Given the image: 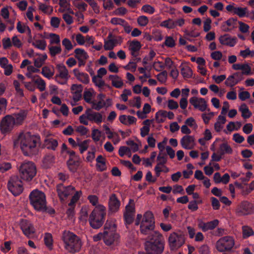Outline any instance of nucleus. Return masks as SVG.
<instances>
[{
	"mask_svg": "<svg viewBox=\"0 0 254 254\" xmlns=\"http://www.w3.org/2000/svg\"><path fill=\"white\" fill-rule=\"evenodd\" d=\"M12 142L14 148L19 147L24 155L31 156L38 152L41 139L39 136L29 132L21 131L16 134Z\"/></svg>",
	"mask_w": 254,
	"mask_h": 254,
	"instance_id": "obj_1",
	"label": "nucleus"
},
{
	"mask_svg": "<svg viewBox=\"0 0 254 254\" xmlns=\"http://www.w3.org/2000/svg\"><path fill=\"white\" fill-rule=\"evenodd\" d=\"M145 252L138 254H161L164 249V239L162 234L154 231L149 235L144 244Z\"/></svg>",
	"mask_w": 254,
	"mask_h": 254,
	"instance_id": "obj_2",
	"label": "nucleus"
},
{
	"mask_svg": "<svg viewBox=\"0 0 254 254\" xmlns=\"http://www.w3.org/2000/svg\"><path fill=\"white\" fill-rule=\"evenodd\" d=\"M62 239L65 249L72 254L78 253L81 250L82 243L80 238L69 231L63 232Z\"/></svg>",
	"mask_w": 254,
	"mask_h": 254,
	"instance_id": "obj_3",
	"label": "nucleus"
},
{
	"mask_svg": "<svg viewBox=\"0 0 254 254\" xmlns=\"http://www.w3.org/2000/svg\"><path fill=\"white\" fill-rule=\"evenodd\" d=\"M105 120V116L103 113L94 111L89 108L79 117V122L85 126L88 125L89 122L99 125L101 124Z\"/></svg>",
	"mask_w": 254,
	"mask_h": 254,
	"instance_id": "obj_4",
	"label": "nucleus"
},
{
	"mask_svg": "<svg viewBox=\"0 0 254 254\" xmlns=\"http://www.w3.org/2000/svg\"><path fill=\"white\" fill-rule=\"evenodd\" d=\"M21 179L27 182L31 181L37 173L36 167L31 161H24L17 167Z\"/></svg>",
	"mask_w": 254,
	"mask_h": 254,
	"instance_id": "obj_5",
	"label": "nucleus"
},
{
	"mask_svg": "<svg viewBox=\"0 0 254 254\" xmlns=\"http://www.w3.org/2000/svg\"><path fill=\"white\" fill-rule=\"evenodd\" d=\"M30 204L37 211L46 210V199L45 193L39 190H33L29 195Z\"/></svg>",
	"mask_w": 254,
	"mask_h": 254,
	"instance_id": "obj_6",
	"label": "nucleus"
},
{
	"mask_svg": "<svg viewBox=\"0 0 254 254\" xmlns=\"http://www.w3.org/2000/svg\"><path fill=\"white\" fill-rule=\"evenodd\" d=\"M117 225L116 223H105L104 243L107 246L117 243L119 239V235L116 232Z\"/></svg>",
	"mask_w": 254,
	"mask_h": 254,
	"instance_id": "obj_7",
	"label": "nucleus"
},
{
	"mask_svg": "<svg viewBox=\"0 0 254 254\" xmlns=\"http://www.w3.org/2000/svg\"><path fill=\"white\" fill-rule=\"evenodd\" d=\"M186 238L182 232H173L168 238V243L170 250L176 251L185 244Z\"/></svg>",
	"mask_w": 254,
	"mask_h": 254,
	"instance_id": "obj_8",
	"label": "nucleus"
},
{
	"mask_svg": "<svg viewBox=\"0 0 254 254\" xmlns=\"http://www.w3.org/2000/svg\"><path fill=\"white\" fill-rule=\"evenodd\" d=\"M13 118L10 115L3 117L0 122V131L4 135L10 133L16 127L14 124Z\"/></svg>",
	"mask_w": 254,
	"mask_h": 254,
	"instance_id": "obj_9",
	"label": "nucleus"
},
{
	"mask_svg": "<svg viewBox=\"0 0 254 254\" xmlns=\"http://www.w3.org/2000/svg\"><path fill=\"white\" fill-rule=\"evenodd\" d=\"M9 190L14 195H18L23 191V184L18 177H11L7 184Z\"/></svg>",
	"mask_w": 254,
	"mask_h": 254,
	"instance_id": "obj_10",
	"label": "nucleus"
},
{
	"mask_svg": "<svg viewBox=\"0 0 254 254\" xmlns=\"http://www.w3.org/2000/svg\"><path fill=\"white\" fill-rule=\"evenodd\" d=\"M235 244L233 238L231 236H225L216 242V247L221 252L231 250Z\"/></svg>",
	"mask_w": 254,
	"mask_h": 254,
	"instance_id": "obj_11",
	"label": "nucleus"
},
{
	"mask_svg": "<svg viewBox=\"0 0 254 254\" xmlns=\"http://www.w3.org/2000/svg\"><path fill=\"white\" fill-rule=\"evenodd\" d=\"M58 73L55 76V80L61 84H65L69 78L68 71L66 66L62 64L57 65Z\"/></svg>",
	"mask_w": 254,
	"mask_h": 254,
	"instance_id": "obj_12",
	"label": "nucleus"
},
{
	"mask_svg": "<svg viewBox=\"0 0 254 254\" xmlns=\"http://www.w3.org/2000/svg\"><path fill=\"white\" fill-rule=\"evenodd\" d=\"M106 215V207L101 204L96 206L89 217L91 221L95 222H102L105 221Z\"/></svg>",
	"mask_w": 254,
	"mask_h": 254,
	"instance_id": "obj_13",
	"label": "nucleus"
},
{
	"mask_svg": "<svg viewBox=\"0 0 254 254\" xmlns=\"http://www.w3.org/2000/svg\"><path fill=\"white\" fill-rule=\"evenodd\" d=\"M189 101L194 109L198 110L201 112L210 111L209 109L208 108L206 101L203 98L193 96L190 99Z\"/></svg>",
	"mask_w": 254,
	"mask_h": 254,
	"instance_id": "obj_14",
	"label": "nucleus"
},
{
	"mask_svg": "<svg viewBox=\"0 0 254 254\" xmlns=\"http://www.w3.org/2000/svg\"><path fill=\"white\" fill-rule=\"evenodd\" d=\"M135 212V203L133 199H130L125 207L124 217L126 222H131Z\"/></svg>",
	"mask_w": 254,
	"mask_h": 254,
	"instance_id": "obj_15",
	"label": "nucleus"
},
{
	"mask_svg": "<svg viewBox=\"0 0 254 254\" xmlns=\"http://www.w3.org/2000/svg\"><path fill=\"white\" fill-rule=\"evenodd\" d=\"M57 190L60 199L64 201L69 195L74 192L75 188L71 186L65 187L62 184H59L57 187Z\"/></svg>",
	"mask_w": 254,
	"mask_h": 254,
	"instance_id": "obj_16",
	"label": "nucleus"
},
{
	"mask_svg": "<svg viewBox=\"0 0 254 254\" xmlns=\"http://www.w3.org/2000/svg\"><path fill=\"white\" fill-rule=\"evenodd\" d=\"M185 23V20L183 18L177 19L169 18L162 21L160 26L168 29H175L177 26L182 27Z\"/></svg>",
	"mask_w": 254,
	"mask_h": 254,
	"instance_id": "obj_17",
	"label": "nucleus"
},
{
	"mask_svg": "<svg viewBox=\"0 0 254 254\" xmlns=\"http://www.w3.org/2000/svg\"><path fill=\"white\" fill-rule=\"evenodd\" d=\"M226 9L228 12L233 14H236L240 17H245L248 13L247 7H239L234 3L227 5Z\"/></svg>",
	"mask_w": 254,
	"mask_h": 254,
	"instance_id": "obj_18",
	"label": "nucleus"
},
{
	"mask_svg": "<svg viewBox=\"0 0 254 254\" xmlns=\"http://www.w3.org/2000/svg\"><path fill=\"white\" fill-rule=\"evenodd\" d=\"M244 79L243 73L240 72L234 73L229 75L225 81V85L227 87H233Z\"/></svg>",
	"mask_w": 254,
	"mask_h": 254,
	"instance_id": "obj_19",
	"label": "nucleus"
},
{
	"mask_svg": "<svg viewBox=\"0 0 254 254\" xmlns=\"http://www.w3.org/2000/svg\"><path fill=\"white\" fill-rule=\"evenodd\" d=\"M180 143L183 148L192 149L195 146V138L192 135H185L181 139Z\"/></svg>",
	"mask_w": 254,
	"mask_h": 254,
	"instance_id": "obj_20",
	"label": "nucleus"
},
{
	"mask_svg": "<svg viewBox=\"0 0 254 254\" xmlns=\"http://www.w3.org/2000/svg\"><path fill=\"white\" fill-rule=\"evenodd\" d=\"M219 41L222 45L233 47L237 44L238 39L236 37L231 36L228 34H225L219 37Z\"/></svg>",
	"mask_w": 254,
	"mask_h": 254,
	"instance_id": "obj_21",
	"label": "nucleus"
},
{
	"mask_svg": "<svg viewBox=\"0 0 254 254\" xmlns=\"http://www.w3.org/2000/svg\"><path fill=\"white\" fill-rule=\"evenodd\" d=\"M28 112L26 110H22L18 112L10 115L13 118L16 126L22 125L27 117Z\"/></svg>",
	"mask_w": 254,
	"mask_h": 254,
	"instance_id": "obj_22",
	"label": "nucleus"
},
{
	"mask_svg": "<svg viewBox=\"0 0 254 254\" xmlns=\"http://www.w3.org/2000/svg\"><path fill=\"white\" fill-rule=\"evenodd\" d=\"M0 66L4 70V74L6 76L11 74L13 70V65L9 63L5 57L0 58Z\"/></svg>",
	"mask_w": 254,
	"mask_h": 254,
	"instance_id": "obj_23",
	"label": "nucleus"
},
{
	"mask_svg": "<svg viewBox=\"0 0 254 254\" xmlns=\"http://www.w3.org/2000/svg\"><path fill=\"white\" fill-rule=\"evenodd\" d=\"M252 211V204L248 201L242 202L237 209V213L239 215L250 214Z\"/></svg>",
	"mask_w": 254,
	"mask_h": 254,
	"instance_id": "obj_24",
	"label": "nucleus"
},
{
	"mask_svg": "<svg viewBox=\"0 0 254 254\" xmlns=\"http://www.w3.org/2000/svg\"><path fill=\"white\" fill-rule=\"evenodd\" d=\"M20 227L23 234L28 238H30L35 233V228L32 223H20Z\"/></svg>",
	"mask_w": 254,
	"mask_h": 254,
	"instance_id": "obj_25",
	"label": "nucleus"
},
{
	"mask_svg": "<svg viewBox=\"0 0 254 254\" xmlns=\"http://www.w3.org/2000/svg\"><path fill=\"white\" fill-rule=\"evenodd\" d=\"M71 93L72 94V99L74 102L71 105L74 106L75 103L78 101L81 97L82 86L78 84H73L71 87Z\"/></svg>",
	"mask_w": 254,
	"mask_h": 254,
	"instance_id": "obj_26",
	"label": "nucleus"
},
{
	"mask_svg": "<svg viewBox=\"0 0 254 254\" xmlns=\"http://www.w3.org/2000/svg\"><path fill=\"white\" fill-rule=\"evenodd\" d=\"M120 206V201L115 194L110 196L109 201V207L110 211L116 212L118 211Z\"/></svg>",
	"mask_w": 254,
	"mask_h": 254,
	"instance_id": "obj_27",
	"label": "nucleus"
},
{
	"mask_svg": "<svg viewBox=\"0 0 254 254\" xmlns=\"http://www.w3.org/2000/svg\"><path fill=\"white\" fill-rule=\"evenodd\" d=\"M74 76L79 81L84 84H87L90 81L89 76L86 73L80 71L78 69L75 68L73 70Z\"/></svg>",
	"mask_w": 254,
	"mask_h": 254,
	"instance_id": "obj_28",
	"label": "nucleus"
},
{
	"mask_svg": "<svg viewBox=\"0 0 254 254\" xmlns=\"http://www.w3.org/2000/svg\"><path fill=\"white\" fill-rule=\"evenodd\" d=\"M237 27V19L231 18L223 22L221 26L222 30L224 32H229Z\"/></svg>",
	"mask_w": 254,
	"mask_h": 254,
	"instance_id": "obj_29",
	"label": "nucleus"
},
{
	"mask_svg": "<svg viewBox=\"0 0 254 254\" xmlns=\"http://www.w3.org/2000/svg\"><path fill=\"white\" fill-rule=\"evenodd\" d=\"M155 223H135L136 225L140 224V230L142 234L144 235H151L154 231L155 228Z\"/></svg>",
	"mask_w": 254,
	"mask_h": 254,
	"instance_id": "obj_30",
	"label": "nucleus"
},
{
	"mask_svg": "<svg viewBox=\"0 0 254 254\" xmlns=\"http://www.w3.org/2000/svg\"><path fill=\"white\" fill-rule=\"evenodd\" d=\"M67 164L69 170L72 172H75L79 167L80 161L77 156H74L69 158Z\"/></svg>",
	"mask_w": 254,
	"mask_h": 254,
	"instance_id": "obj_31",
	"label": "nucleus"
},
{
	"mask_svg": "<svg viewBox=\"0 0 254 254\" xmlns=\"http://www.w3.org/2000/svg\"><path fill=\"white\" fill-rule=\"evenodd\" d=\"M55 72V68L51 65L44 66L42 67L41 72L42 75L48 79L53 78Z\"/></svg>",
	"mask_w": 254,
	"mask_h": 254,
	"instance_id": "obj_32",
	"label": "nucleus"
},
{
	"mask_svg": "<svg viewBox=\"0 0 254 254\" xmlns=\"http://www.w3.org/2000/svg\"><path fill=\"white\" fill-rule=\"evenodd\" d=\"M141 47V44L137 41H132L129 43L128 49L133 57L138 55V52Z\"/></svg>",
	"mask_w": 254,
	"mask_h": 254,
	"instance_id": "obj_33",
	"label": "nucleus"
},
{
	"mask_svg": "<svg viewBox=\"0 0 254 254\" xmlns=\"http://www.w3.org/2000/svg\"><path fill=\"white\" fill-rule=\"evenodd\" d=\"M37 57L33 59V64L34 65L38 68L41 67L45 63L46 61L48 59L46 54H36Z\"/></svg>",
	"mask_w": 254,
	"mask_h": 254,
	"instance_id": "obj_34",
	"label": "nucleus"
},
{
	"mask_svg": "<svg viewBox=\"0 0 254 254\" xmlns=\"http://www.w3.org/2000/svg\"><path fill=\"white\" fill-rule=\"evenodd\" d=\"M119 120L122 124L127 126L135 124L137 121L135 117L125 115H121L119 118Z\"/></svg>",
	"mask_w": 254,
	"mask_h": 254,
	"instance_id": "obj_35",
	"label": "nucleus"
},
{
	"mask_svg": "<svg viewBox=\"0 0 254 254\" xmlns=\"http://www.w3.org/2000/svg\"><path fill=\"white\" fill-rule=\"evenodd\" d=\"M32 79L40 91H44L46 89V83L40 76L35 75Z\"/></svg>",
	"mask_w": 254,
	"mask_h": 254,
	"instance_id": "obj_36",
	"label": "nucleus"
},
{
	"mask_svg": "<svg viewBox=\"0 0 254 254\" xmlns=\"http://www.w3.org/2000/svg\"><path fill=\"white\" fill-rule=\"evenodd\" d=\"M220 141L221 140L220 139H216L211 145L210 149L214 152L211 156L212 161H219L222 158V155H221L218 151L216 152L215 149V147L217 146V142Z\"/></svg>",
	"mask_w": 254,
	"mask_h": 254,
	"instance_id": "obj_37",
	"label": "nucleus"
},
{
	"mask_svg": "<svg viewBox=\"0 0 254 254\" xmlns=\"http://www.w3.org/2000/svg\"><path fill=\"white\" fill-rule=\"evenodd\" d=\"M112 82V85L117 88H121L124 85V82L122 78L117 75H111L109 77Z\"/></svg>",
	"mask_w": 254,
	"mask_h": 254,
	"instance_id": "obj_38",
	"label": "nucleus"
},
{
	"mask_svg": "<svg viewBox=\"0 0 254 254\" xmlns=\"http://www.w3.org/2000/svg\"><path fill=\"white\" fill-rule=\"evenodd\" d=\"M96 166L98 171L102 172L107 169L106 159L104 157L99 155L96 158Z\"/></svg>",
	"mask_w": 254,
	"mask_h": 254,
	"instance_id": "obj_39",
	"label": "nucleus"
},
{
	"mask_svg": "<svg viewBox=\"0 0 254 254\" xmlns=\"http://www.w3.org/2000/svg\"><path fill=\"white\" fill-rule=\"evenodd\" d=\"M44 145L48 149L55 150L58 145V142L55 139L47 137L44 140Z\"/></svg>",
	"mask_w": 254,
	"mask_h": 254,
	"instance_id": "obj_40",
	"label": "nucleus"
},
{
	"mask_svg": "<svg viewBox=\"0 0 254 254\" xmlns=\"http://www.w3.org/2000/svg\"><path fill=\"white\" fill-rule=\"evenodd\" d=\"M95 92L92 88L85 90L83 93V98L85 101L88 103L91 104L92 99L95 96Z\"/></svg>",
	"mask_w": 254,
	"mask_h": 254,
	"instance_id": "obj_41",
	"label": "nucleus"
},
{
	"mask_svg": "<svg viewBox=\"0 0 254 254\" xmlns=\"http://www.w3.org/2000/svg\"><path fill=\"white\" fill-rule=\"evenodd\" d=\"M217 142V146H219L218 151L223 155L225 154H231L232 153V149L227 143H222L221 144Z\"/></svg>",
	"mask_w": 254,
	"mask_h": 254,
	"instance_id": "obj_42",
	"label": "nucleus"
},
{
	"mask_svg": "<svg viewBox=\"0 0 254 254\" xmlns=\"http://www.w3.org/2000/svg\"><path fill=\"white\" fill-rule=\"evenodd\" d=\"M48 49L49 50V53L52 57L60 54L62 51L61 45H57L56 46L49 45Z\"/></svg>",
	"mask_w": 254,
	"mask_h": 254,
	"instance_id": "obj_43",
	"label": "nucleus"
},
{
	"mask_svg": "<svg viewBox=\"0 0 254 254\" xmlns=\"http://www.w3.org/2000/svg\"><path fill=\"white\" fill-rule=\"evenodd\" d=\"M67 13H63V18L67 24L70 25L73 22V18L70 14H74V12L70 7L67 8Z\"/></svg>",
	"mask_w": 254,
	"mask_h": 254,
	"instance_id": "obj_44",
	"label": "nucleus"
},
{
	"mask_svg": "<svg viewBox=\"0 0 254 254\" xmlns=\"http://www.w3.org/2000/svg\"><path fill=\"white\" fill-rule=\"evenodd\" d=\"M75 57L78 60H86L88 56L87 53L82 49L77 48L74 50Z\"/></svg>",
	"mask_w": 254,
	"mask_h": 254,
	"instance_id": "obj_45",
	"label": "nucleus"
},
{
	"mask_svg": "<svg viewBox=\"0 0 254 254\" xmlns=\"http://www.w3.org/2000/svg\"><path fill=\"white\" fill-rule=\"evenodd\" d=\"M73 5L79 11H85L87 7V4L82 0H73Z\"/></svg>",
	"mask_w": 254,
	"mask_h": 254,
	"instance_id": "obj_46",
	"label": "nucleus"
},
{
	"mask_svg": "<svg viewBox=\"0 0 254 254\" xmlns=\"http://www.w3.org/2000/svg\"><path fill=\"white\" fill-rule=\"evenodd\" d=\"M242 113V116L244 119H248L252 116V113L245 104H242L239 108Z\"/></svg>",
	"mask_w": 254,
	"mask_h": 254,
	"instance_id": "obj_47",
	"label": "nucleus"
},
{
	"mask_svg": "<svg viewBox=\"0 0 254 254\" xmlns=\"http://www.w3.org/2000/svg\"><path fill=\"white\" fill-rule=\"evenodd\" d=\"M126 144L130 147V151L133 152H137L139 150V147L141 146L140 141L138 140L137 142H135L133 140H128L126 141Z\"/></svg>",
	"mask_w": 254,
	"mask_h": 254,
	"instance_id": "obj_48",
	"label": "nucleus"
},
{
	"mask_svg": "<svg viewBox=\"0 0 254 254\" xmlns=\"http://www.w3.org/2000/svg\"><path fill=\"white\" fill-rule=\"evenodd\" d=\"M241 126L242 124L240 122H230L227 125L226 128L229 131L232 132L234 130H238Z\"/></svg>",
	"mask_w": 254,
	"mask_h": 254,
	"instance_id": "obj_49",
	"label": "nucleus"
},
{
	"mask_svg": "<svg viewBox=\"0 0 254 254\" xmlns=\"http://www.w3.org/2000/svg\"><path fill=\"white\" fill-rule=\"evenodd\" d=\"M111 37H112V35L110 34L108 36L107 39L104 40L103 47L106 51H111L115 47L113 42L111 40Z\"/></svg>",
	"mask_w": 254,
	"mask_h": 254,
	"instance_id": "obj_50",
	"label": "nucleus"
},
{
	"mask_svg": "<svg viewBox=\"0 0 254 254\" xmlns=\"http://www.w3.org/2000/svg\"><path fill=\"white\" fill-rule=\"evenodd\" d=\"M27 72L26 73V76L29 78L33 79V76L32 75L33 73H38L40 72L39 68L35 66L34 65H29L27 67Z\"/></svg>",
	"mask_w": 254,
	"mask_h": 254,
	"instance_id": "obj_51",
	"label": "nucleus"
},
{
	"mask_svg": "<svg viewBox=\"0 0 254 254\" xmlns=\"http://www.w3.org/2000/svg\"><path fill=\"white\" fill-rule=\"evenodd\" d=\"M44 241L46 247L49 250H52L53 249V240L52 234L49 233H45Z\"/></svg>",
	"mask_w": 254,
	"mask_h": 254,
	"instance_id": "obj_52",
	"label": "nucleus"
},
{
	"mask_svg": "<svg viewBox=\"0 0 254 254\" xmlns=\"http://www.w3.org/2000/svg\"><path fill=\"white\" fill-rule=\"evenodd\" d=\"M39 9L44 13L50 15L53 11V8L52 6L47 5L41 2H39Z\"/></svg>",
	"mask_w": 254,
	"mask_h": 254,
	"instance_id": "obj_53",
	"label": "nucleus"
},
{
	"mask_svg": "<svg viewBox=\"0 0 254 254\" xmlns=\"http://www.w3.org/2000/svg\"><path fill=\"white\" fill-rule=\"evenodd\" d=\"M32 44L35 48L41 50H45L47 46L45 40H35L32 42Z\"/></svg>",
	"mask_w": 254,
	"mask_h": 254,
	"instance_id": "obj_54",
	"label": "nucleus"
},
{
	"mask_svg": "<svg viewBox=\"0 0 254 254\" xmlns=\"http://www.w3.org/2000/svg\"><path fill=\"white\" fill-rule=\"evenodd\" d=\"M48 38L49 39L50 45H60V37L58 34L54 33H50Z\"/></svg>",
	"mask_w": 254,
	"mask_h": 254,
	"instance_id": "obj_55",
	"label": "nucleus"
},
{
	"mask_svg": "<svg viewBox=\"0 0 254 254\" xmlns=\"http://www.w3.org/2000/svg\"><path fill=\"white\" fill-rule=\"evenodd\" d=\"M92 81L96 86L99 88L101 91L102 90L103 87L106 85L104 81L102 79V77L100 76H94L92 77Z\"/></svg>",
	"mask_w": 254,
	"mask_h": 254,
	"instance_id": "obj_56",
	"label": "nucleus"
},
{
	"mask_svg": "<svg viewBox=\"0 0 254 254\" xmlns=\"http://www.w3.org/2000/svg\"><path fill=\"white\" fill-rule=\"evenodd\" d=\"M181 74L186 78H190L192 75V71L190 67L187 65L184 66L181 70Z\"/></svg>",
	"mask_w": 254,
	"mask_h": 254,
	"instance_id": "obj_57",
	"label": "nucleus"
},
{
	"mask_svg": "<svg viewBox=\"0 0 254 254\" xmlns=\"http://www.w3.org/2000/svg\"><path fill=\"white\" fill-rule=\"evenodd\" d=\"M54 156L49 154L45 156L43 160V163L45 167L48 168L54 163Z\"/></svg>",
	"mask_w": 254,
	"mask_h": 254,
	"instance_id": "obj_58",
	"label": "nucleus"
},
{
	"mask_svg": "<svg viewBox=\"0 0 254 254\" xmlns=\"http://www.w3.org/2000/svg\"><path fill=\"white\" fill-rule=\"evenodd\" d=\"M155 119L158 123H163L166 119V111L160 110L155 114Z\"/></svg>",
	"mask_w": 254,
	"mask_h": 254,
	"instance_id": "obj_59",
	"label": "nucleus"
},
{
	"mask_svg": "<svg viewBox=\"0 0 254 254\" xmlns=\"http://www.w3.org/2000/svg\"><path fill=\"white\" fill-rule=\"evenodd\" d=\"M90 142V140L87 139L78 143L77 146L79 147V150L81 153H83L87 150Z\"/></svg>",
	"mask_w": 254,
	"mask_h": 254,
	"instance_id": "obj_60",
	"label": "nucleus"
},
{
	"mask_svg": "<svg viewBox=\"0 0 254 254\" xmlns=\"http://www.w3.org/2000/svg\"><path fill=\"white\" fill-rule=\"evenodd\" d=\"M242 232L244 239H247L254 234L253 230L250 227L248 226H243Z\"/></svg>",
	"mask_w": 254,
	"mask_h": 254,
	"instance_id": "obj_61",
	"label": "nucleus"
},
{
	"mask_svg": "<svg viewBox=\"0 0 254 254\" xmlns=\"http://www.w3.org/2000/svg\"><path fill=\"white\" fill-rule=\"evenodd\" d=\"M218 223H199V227L203 232L213 230L216 228Z\"/></svg>",
	"mask_w": 254,
	"mask_h": 254,
	"instance_id": "obj_62",
	"label": "nucleus"
},
{
	"mask_svg": "<svg viewBox=\"0 0 254 254\" xmlns=\"http://www.w3.org/2000/svg\"><path fill=\"white\" fill-rule=\"evenodd\" d=\"M74 195L72 196L68 205L71 207H73L75 203L79 200L82 195V191L81 190L75 191Z\"/></svg>",
	"mask_w": 254,
	"mask_h": 254,
	"instance_id": "obj_63",
	"label": "nucleus"
},
{
	"mask_svg": "<svg viewBox=\"0 0 254 254\" xmlns=\"http://www.w3.org/2000/svg\"><path fill=\"white\" fill-rule=\"evenodd\" d=\"M240 56L243 58L254 57V50H251L250 48H247L245 50L240 51Z\"/></svg>",
	"mask_w": 254,
	"mask_h": 254,
	"instance_id": "obj_64",
	"label": "nucleus"
}]
</instances>
